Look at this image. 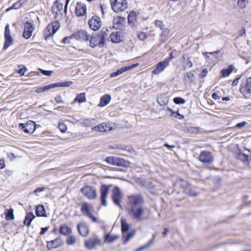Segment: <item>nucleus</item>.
Returning a JSON list of instances; mask_svg holds the SVG:
<instances>
[{"instance_id": "obj_31", "label": "nucleus", "mask_w": 251, "mask_h": 251, "mask_svg": "<svg viewBox=\"0 0 251 251\" xmlns=\"http://www.w3.org/2000/svg\"><path fill=\"white\" fill-rule=\"evenodd\" d=\"M73 83L72 81H68L65 82H59L55 83H52L53 88L55 87H69Z\"/></svg>"}, {"instance_id": "obj_47", "label": "nucleus", "mask_w": 251, "mask_h": 251, "mask_svg": "<svg viewBox=\"0 0 251 251\" xmlns=\"http://www.w3.org/2000/svg\"><path fill=\"white\" fill-rule=\"evenodd\" d=\"M58 127L60 131L63 133L65 132L67 130V126L64 123H59L58 124Z\"/></svg>"}, {"instance_id": "obj_8", "label": "nucleus", "mask_w": 251, "mask_h": 251, "mask_svg": "<svg viewBox=\"0 0 251 251\" xmlns=\"http://www.w3.org/2000/svg\"><path fill=\"white\" fill-rule=\"evenodd\" d=\"M128 198L131 207L141 206L144 201L143 198L140 195H131Z\"/></svg>"}, {"instance_id": "obj_37", "label": "nucleus", "mask_w": 251, "mask_h": 251, "mask_svg": "<svg viewBox=\"0 0 251 251\" xmlns=\"http://www.w3.org/2000/svg\"><path fill=\"white\" fill-rule=\"evenodd\" d=\"M127 162L123 158L116 157L115 160L114 165L118 166H126Z\"/></svg>"}, {"instance_id": "obj_58", "label": "nucleus", "mask_w": 251, "mask_h": 251, "mask_svg": "<svg viewBox=\"0 0 251 251\" xmlns=\"http://www.w3.org/2000/svg\"><path fill=\"white\" fill-rule=\"evenodd\" d=\"M55 100L56 102H57L58 103H63V101L62 99V98L60 96H57L55 98Z\"/></svg>"}, {"instance_id": "obj_6", "label": "nucleus", "mask_w": 251, "mask_h": 251, "mask_svg": "<svg viewBox=\"0 0 251 251\" xmlns=\"http://www.w3.org/2000/svg\"><path fill=\"white\" fill-rule=\"evenodd\" d=\"M240 91L246 99L250 97L251 94V76L247 78L246 81L241 84Z\"/></svg>"}, {"instance_id": "obj_49", "label": "nucleus", "mask_w": 251, "mask_h": 251, "mask_svg": "<svg viewBox=\"0 0 251 251\" xmlns=\"http://www.w3.org/2000/svg\"><path fill=\"white\" fill-rule=\"evenodd\" d=\"M248 1H244L243 0H238L237 4L238 6L240 8H244L246 7V5Z\"/></svg>"}, {"instance_id": "obj_59", "label": "nucleus", "mask_w": 251, "mask_h": 251, "mask_svg": "<svg viewBox=\"0 0 251 251\" xmlns=\"http://www.w3.org/2000/svg\"><path fill=\"white\" fill-rule=\"evenodd\" d=\"M72 39V37H66L63 39V42L65 44L70 43L71 42L70 40Z\"/></svg>"}, {"instance_id": "obj_20", "label": "nucleus", "mask_w": 251, "mask_h": 251, "mask_svg": "<svg viewBox=\"0 0 251 251\" xmlns=\"http://www.w3.org/2000/svg\"><path fill=\"white\" fill-rule=\"evenodd\" d=\"M81 193L89 199H94L96 198L95 189H80Z\"/></svg>"}, {"instance_id": "obj_38", "label": "nucleus", "mask_w": 251, "mask_h": 251, "mask_svg": "<svg viewBox=\"0 0 251 251\" xmlns=\"http://www.w3.org/2000/svg\"><path fill=\"white\" fill-rule=\"evenodd\" d=\"M81 124L85 126H92L95 124L94 119H86L81 122Z\"/></svg>"}, {"instance_id": "obj_19", "label": "nucleus", "mask_w": 251, "mask_h": 251, "mask_svg": "<svg viewBox=\"0 0 251 251\" xmlns=\"http://www.w3.org/2000/svg\"><path fill=\"white\" fill-rule=\"evenodd\" d=\"M62 242L60 238H56L54 240L48 241L47 246L49 250L55 249L61 246Z\"/></svg>"}, {"instance_id": "obj_64", "label": "nucleus", "mask_w": 251, "mask_h": 251, "mask_svg": "<svg viewBox=\"0 0 251 251\" xmlns=\"http://www.w3.org/2000/svg\"><path fill=\"white\" fill-rule=\"evenodd\" d=\"M8 157L11 158V159H14L16 158V156L14 155L13 153H9L8 154Z\"/></svg>"}, {"instance_id": "obj_43", "label": "nucleus", "mask_w": 251, "mask_h": 251, "mask_svg": "<svg viewBox=\"0 0 251 251\" xmlns=\"http://www.w3.org/2000/svg\"><path fill=\"white\" fill-rule=\"evenodd\" d=\"M129 227L127 223L126 222V220L122 218L121 219V230L123 233L126 232L128 230Z\"/></svg>"}, {"instance_id": "obj_17", "label": "nucleus", "mask_w": 251, "mask_h": 251, "mask_svg": "<svg viewBox=\"0 0 251 251\" xmlns=\"http://www.w3.org/2000/svg\"><path fill=\"white\" fill-rule=\"evenodd\" d=\"M90 35L88 34L84 30H80L76 32L74 34V37L77 40L82 41H87L90 38Z\"/></svg>"}, {"instance_id": "obj_4", "label": "nucleus", "mask_w": 251, "mask_h": 251, "mask_svg": "<svg viewBox=\"0 0 251 251\" xmlns=\"http://www.w3.org/2000/svg\"><path fill=\"white\" fill-rule=\"evenodd\" d=\"M129 215L134 219L140 221L144 209L142 206L131 207L127 210Z\"/></svg>"}, {"instance_id": "obj_10", "label": "nucleus", "mask_w": 251, "mask_h": 251, "mask_svg": "<svg viewBox=\"0 0 251 251\" xmlns=\"http://www.w3.org/2000/svg\"><path fill=\"white\" fill-rule=\"evenodd\" d=\"M92 206L88 203L84 202L81 204V211L83 215L88 217L93 222H97V218L94 217L91 213V209Z\"/></svg>"}, {"instance_id": "obj_55", "label": "nucleus", "mask_w": 251, "mask_h": 251, "mask_svg": "<svg viewBox=\"0 0 251 251\" xmlns=\"http://www.w3.org/2000/svg\"><path fill=\"white\" fill-rule=\"evenodd\" d=\"M27 71V69L26 67H24L19 70L18 73L20 74L21 75H24L25 72Z\"/></svg>"}, {"instance_id": "obj_16", "label": "nucleus", "mask_w": 251, "mask_h": 251, "mask_svg": "<svg viewBox=\"0 0 251 251\" xmlns=\"http://www.w3.org/2000/svg\"><path fill=\"white\" fill-rule=\"evenodd\" d=\"M75 12L77 16H84L86 12V5L81 2H77L75 7Z\"/></svg>"}, {"instance_id": "obj_45", "label": "nucleus", "mask_w": 251, "mask_h": 251, "mask_svg": "<svg viewBox=\"0 0 251 251\" xmlns=\"http://www.w3.org/2000/svg\"><path fill=\"white\" fill-rule=\"evenodd\" d=\"M22 7V4H20L18 1L14 3L12 6L10 7L7 8L6 9V12H8L11 9H18Z\"/></svg>"}, {"instance_id": "obj_11", "label": "nucleus", "mask_w": 251, "mask_h": 251, "mask_svg": "<svg viewBox=\"0 0 251 251\" xmlns=\"http://www.w3.org/2000/svg\"><path fill=\"white\" fill-rule=\"evenodd\" d=\"M199 160L204 164H210L213 162L214 157L210 152L202 151L199 156Z\"/></svg>"}, {"instance_id": "obj_3", "label": "nucleus", "mask_w": 251, "mask_h": 251, "mask_svg": "<svg viewBox=\"0 0 251 251\" xmlns=\"http://www.w3.org/2000/svg\"><path fill=\"white\" fill-rule=\"evenodd\" d=\"M112 10L115 12L125 11L127 8L126 0H110Z\"/></svg>"}, {"instance_id": "obj_44", "label": "nucleus", "mask_w": 251, "mask_h": 251, "mask_svg": "<svg viewBox=\"0 0 251 251\" xmlns=\"http://www.w3.org/2000/svg\"><path fill=\"white\" fill-rule=\"evenodd\" d=\"M119 238V236L115 235L106 234L105 235V240L108 243H112Z\"/></svg>"}, {"instance_id": "obj_39", "label": "nucleus", "mask_w": 251, "mask_h": 251, "mask_svg": "<svg viewBox=\"0 0 251 251\" xmlns=\"http://www.w3.org/2000/svg\"><path fill=\"white\" fill-rule=\"evenodd\" d=\"M134 234L135 232L133 231H130L126 233V235L123 233V244H126L130 239L134 236Z\"/></svg>"}, {"instance_id": "obj_40", "label": "nucleus", "mask_w": 251, "mask_h": 251, "mask_svg": "<svg viewBox=\"0 0 251 251\" xmlns=\"http://www.w3.org/2000/svg\"><path fill=\"white\" fill-rule=\"evenodd\" d=\"M154 238L155 236L153 235L152 238L151 239L147 244L139 248L138 249H137L135 251H142L144 249H148L153 244Z\"/></svg>"}, {"instance_id": "obj_46", "label": "nucleus", "mask_w": 251, "mask_h": 251, "mask_svg": "<svg viewBox=\"0 0 251 251\" xmlns=\"http://www.w3.org/2000/svg\"><path fill=\"white\" fill-rule=\"evenodd\" d=\"M136 13L134 12H131L128 16V21L130 23H133L135 19Z\"/></svg>"}, {"instance_id": "obj_42", "label": "nucleus", "mask_w": 251, "mask_h": 251, "mask_svg": "<svg viewBox=\"0 0 251 251\" xmlns=\"http://www.w3.org/2000/svg\"><path fill=\"white\" fill-rule=\"evenodd\" d=\"M86 97L85 93H80L78 94L74 100V102L78 101L79 103H82L86 101Z\"/></svg>"}, {"instance_id": "obj_36", "label": "nucleus", "mask_w": 251, "mask_h": 251, "mask_svg": "<svg viewBox=\"0 0 251 251\" xmlns=\"http://www.w3.org/2000/svg\"><path fill=\"white\" fill-rule=\"evenodd\" d=\"M66 242L68 245H74L77 242L76 237L73 235L68 236Z\"/></svg>"}, {"instance_id": "obj_57", "label": "nucleus", "mask_w": 251, "mask_h": 251, "mask_svg": "<svg viewBox=\"0 0 251 251\" xmlns=\"http://www.w3.org/2000/svg\"><path fill=\"white\" fill-rule=\"evenodd\" d=\"M218 52H219L218 51H214V52H205V56H206L207 59H208L209 57V56H208V55L207 56L206 55L207 54H211V55H213L214 56L215 58H216V54H217Z\"/></svg>"}, {"instance_id": "obj_14", "label": "nucleus", "mask_w": 251, "mask_h": 251, "mask_svg": "<svg viewBox=\"0 0 251 251\" xmlns=\"http://www.w3.org/2000/svg\"><path fill=\"white\" fill-rule=\"evenodd\" d=\"M100 241L98 236L94 235L85 242V246L89 250H92L97 245H100Z\"/></svg>"}, {"instance_id": "obj_1", "label": "nucleus", "mask_w": 251, "mask_h": 251, "mask_svg": "<svg viewBox=\"0 0 251 251\" xmlns=\"http://www.w3.org/2000/svg\"><path fill=\"white\" fill-rule=\"evenodd\" d=\"M105 32L101 31L99 34L92 35L90 39V46L92 48H94L97 46L102 47L104 45V38L106 36Z\"/></svg>"}, {"instance_id": "obj_26", "label": "nucleus", "mask_w": 251, "mask_h": 251, "mask_svg": "<svg viewBox=\"0 0 251 251\" xmlns=\"http://www.w3.org/2000/svg\"><path fill=\"white\" fill-rule=\"evenodd\" d=\"M35 213L38 217H47L46 211L43 205L37 206Z\"/></svg>"}, {"instance_id": "obj_13", "label": "nucleus", "mask_w": 251, "mask_h": 251, "mask_svg": "<svg viewBox=\"0 0 251 251\" xmlns=\"http://www.w3.org/2000/svg\"><path fill=\"white\" fill-rule=\"evenodd\" d=\"M34 30L35 25L34 24L28 22H26L25 24L24 30L23 33V37L26 39H29L32 36Z\"/></svg>"}, {"instance_id": "obj_5", "label": "nucleus", "mask_w": 251, "mask_h": 251, "mask_svg": "<svg viewBox=\"0 0 251 251\" xmlns=\"http://www.w3.org/2000/svg\"><path fill=\"white\" fill-rule=\"evenodd\" d=\"M173 58V57H168L165 60L161 61L158 63L155 69L152 71V74L155 75H158L163 71L168 66L170 61Z\"/></svg>"}, {"instance_id": "obj_32", "label": "nucleus", "mask_w": 251, "mask_h": 251, "mask_svg": "<svg viewBox=\"0 0 251 251\" xmlns=\"http://www.w3.org/2000/svg\"><path fill=\"white\" fill-rule=\"evenodd\" d=\"M101 203L102 205L106 206L107 204L106 197L109 189H101Z\"/></svg>"}, {"instance_id": "obj_7", "label": "nucleus", "mask_w": 251, "mask_h": 251, "mask_svg": "<svg viewBox=\"0 0 251 251\" xmlns=\"http://www.w3.org/2000/svg\"><path fill=\"white\" fill-rule=\"evenodd\" d=\"M4 39L5 43L3 46V49L6 50L8 47L11 46L14 42V39L11 35L10 25L9 24H7L5 27Z\"/></svg>"}, {"instance_id": "obj_27", "label": "nucleus", "mask_w": 251, "mask_h": 251, "mask_svg": "<svg viewBox=\"0 0 251 251\" xmlns=\"http://www.w3.org/2000/svg\"><path fill=\"white\" fill-rule=\"evenodd\" d=\"M111 100V97L110 95H105L100 98V102L99 106L100 107H103L107 105Z\"/></svg>"}, {"instance_id": "obj_56", "label": "nucleus", "mask_w": 251, "mask_h": 251, "mask_svg": "<svg viewBox=\"0 0 251 251\" xmlns=\"http://www.w3.org/2000/svg\"><path fill=\"white\" fill-rule=\"evenodd\" d=\"M246 122H242L241 123H239L237 124L235 127H238L239 128H242L243 127L245 126L246 125Z\"/></svg>"}, {"instance_id": "obj_24", "label": "nucleus", "mask_w": 251, "mask_h": 251, "mask_svg": "<svg viewBox=\"0 0 251 251\" xmlns=\"http://www.w3.org/2000/svg\"><path fill=\"white\" fill-rule=\"evenodd\" d=\"M234 69V66L233 65H230L228 68L222 70L221 71V77H225L229 76Z\"/></svg>"}, {"instance_id": "obj_60", "label": "nucleus", "mask_w": 251, "mask_h": 251, "mask_svg": "<svg viewBox=\"0 0 251 251\" xmlns=\"http://www.w3.org/2000/svg\"><path fill=\"white\" fill-rule=\"evenodd\" d=\"M48 229H49L48 227L41 228L40 234L41 235L44 234L46 231H48Z\"/></svg>"}, {"instance_id": "obj_23", "label": "nucleus", "mask_w": 251, "mask_h": 251, "mask_svg": "<svg viewBox=\"0 0 251 251\" xmlns=\"http://www.w3.org/2000/svg\"><path fill=\"white\" fill-rule=\"evenodd\" d=\"M124 18L121 17L114 18L113 19V27L116 29H121L123 27Z\"/></svg>"}, {"instance_id": "obj_34", "label": "nucleus", "mask_w": 251, "mask_h": 251, "mask_svg": "<svg viewBox=\"0 0 251 251\" xmlns=\"http://www.w3.org/2000/svg\"><path fill=\"white\" fill-rule=\"evenodd\" d=\"M175 186L176 187H181V188H186L188 186V183L183 179H178L176 182Z\"/></svg>"}, {"instance_id": "obj_53", "label": "nucleus", "mask_w": 251, "mask_h": 251, "mask_svg": "<svg viewBox=\"0 0 251 251\" xmlns=\"http://www.w3.org/2000/svg\"><path fill=\"white\" fill-rule=\"evenodd\" d=\"M155 25L156 26L159 27V28H160L161 29H163L164 24H163V22L162 21L156 20L155 21Z\"/></svg>"}, {"instance_id": "obj_29", "label": "nucleus", "mask_w": 251, "mask_h": 251, "mask_svg": "<svg viewBox=\"0 0 251 251\" xmlns=\"http://www.w3.org/2000/svg\"><path fill=\"white\" fill-rule=\"evenodd\" d=\"M35 216L32 212H28L25 217V219L24 221V224L29 226L30 225L31 222L35 218Z\"/></svg>"}, {"instance_id": "obj_35", "label": "nucleus", "mask_w": 251, "mask_h": 251, "mask_svg": "<svg viewBox=\"0 0 251 251\" xmlns=\"http://www.w3.org/2000/svg\"><path fill=\"white\" fill-rule=\"evenodd\" d=\"M237 158L243 162H246L249 165L250 164L249 157L248 155L240 152L237 154Z\"/></svg>"}, {"instance_id": "obj_62", "label": "nucleus", "mask_w": 251, "mask_h": 251, "mask_svg": "<svg viewBox=\"0 0 251 251\" xmlns=\"http://www.w3.org/2000/svg\"><path fill=\"white\" fill-rule=\"evenodd\" d=\"M5 166L4 160L0 159V169H3Z\"/></svg>"}, {"instance_id": "obj_54", "label": "nucleus", "mask_w": 251, "mask_h": 251, "mask_svg": "<svg viewBox=\"0 0 251 251\" xmlns=\"http://www.w3.org/2000/svg\"><path fill=\"white\" fill-rule=\"evenodd\" d=\"M162 30L161 36H167L170 32V30L168 28H163V29H161Z\"/></svg>"}, {"instance_id": "obj_30", "label": "nucleus", "mask_w": 251, "mask_h": 251, "mask_svg": "<svg viewBox=\"0 0 251 251\" xmlns=\"http://www.w3.org/2000/svg\"><path fill=\"white\" fill-rule=\"evenodd\" d=\"M139 65V63H135L129 66H126L118 69L117 71V74L118 75L122 74L123 73L126 72L131 69L137 67Z\"/></svg>"}, {"instance_id": "obj_33", "label": "nucleus", "mask_w": 251, "mask_h": 251, "mask_svg": "<svg viewBox=\"0 0 251 251\" xmlns=\"http://www.w3.org/2000/svg\"><path fill=\"white\" fill-rule=\"evenodd\" d=\"M5 219L7 220H11L14 219V210L13 208L6 209L5 211Z\"/></svg>"}, {"instance_id": "obj_12", "label": "nucleus", "mask_w": 251, "mask_h": 251, "mask_svg": "<svg viewBox=\"0 0 251 251\" xmlns=\"http://www.w3.org/2000/svg\"><path fill=\"white\" fill-rule=\"evenodd\" d=\"M90 28L93 30L96 31L101 27V23L100 18L98 16H94L88 22Z\"/></svg>"}, {"instance_id": "obj_2", "label": "nucleus", "mask_w": 251, "mask_h": 251, "mask_svg": "<svg viewBox=\"0 0 251 251\" xmlns=\"http://www.w3.org/2000/svg\"><path fill=\"white\" fill-rule=\"evenodd\" d=\"M60 24L54 21L49 24L44 31L45 39L52 37L60 28Z\"/></svg>"}, {"instance_id": "obj_15", "label": "nucleus", "mask_w": 251, "mask_h": 251, "mask_svg": "<svg viewBox=\"0 0 251 251\" xmlns=\"http://www.w3.org/2000/svg\"><path fill=\"white\" fill-rule=\"evenodd\" d=\"M92 129L94 131H98L100 132H106L111 130L112 128L110 126L109 124L102 123L97 126L93 127Z\"/></svg>"}, {"instance_id": "obj_21", "label": "nucleus", "mask_w": 251, "mask_h": 251, "mask_svg": "<svg viewBox=\"0 0 251 251\" xmlns=\"http://www.w3.org/2000/svg\"><path fill=\"white\" fill-rule=\"evenodd\" d=\"M63 8V4L58 1L54 2V5L52 7V12L55 14V16H57L62 11Z\"/></svg>"}, {"instance_id": "obj_25", "label": "nucleus", "mask_w": 251, "mask_h": 251, "mask_svg": "<svg viewBox=\"0 0 251 251\" xmlns=\"http://www.w3.org/2000/svg\"><path fill=\"white\" fill-rule=\"evenodd\" d=\"M72 231L71 228L66 225L61 226L59 228L60 233L64 236H69L72 233Z\"/></svg>"}, {"instance_id": "obj_41", "label": "nucleus", "mask_w": 251, "mask_h": 251, "mask_svg": "<svg viewBox=\"0 0 251 251\" xmlns=\"http://www.w3.org/2000/svg\"><path fill=\"white\" fill-rule=\"evenodd\" d=\"M52 88H53V86L52 84H50L42 87H38L36 88L35 91L37 93H41Z\"/></svg>"}, {"instance_id": "obj_9", "label": "nucleus", "mask_w": 251, "mask_h": 251, "mask_svg": "<svg viewBox=\"0 0 251 251\" xmlns=\"http://www.w3.org/2000/svg\"><path fill=\"white\" fill-rule=\"evenodd\" d=\"M19 127L25 132L32 134L36 129V124L32 121H29L25 124H20Z\"/></svg>"}, {"instance_id": "obj_28", "label": "nucleus", "mask_w": 251, "mask_h": 251, "mask_svg": "<svg viewBox=\"0 0 251 251\" xmlns=\"http://www.w3.org/2000/svg\"><path fill=\"white\" fill-rule=\"evenodd\" d=\"M109 38L111 42L115 43H118L121 41V36L118 32L112 33Z\"/></svg>"}, {"instance_id": "obj_22", "label": "nucleus", "mask_w": 251, "mask_h": 251, "mask_svg": "<svg viewBox=\"0 0 251 251\" xmlns=\"http://www.w3.org/2000/svg\"><path fill=\"white\" fill-rule=\"evenodd\" d=\"M77 230L79 233L83 237H85L88 234L89 229L85 224H78L77 225Z\"/></svg>"}, {"instance_id": "obj_51", "label": "nucleus", "mask_w": 251, "mask_h": 251, "mask_svg": "<svg viewBox=\"0 0 251 251\" xmlns=\"http://www.w3.org/2000/svg\"><path fill=\"white\" fill-rule=\"evenodd\" d=\"M138 38L139 40L144 41L147 38V35L143 32H141L138 34Z\"/></svg>"}, {"instance_id": "obj_63", "label": "nucleus", "mask_w": 251, "mask_h": 251, "mask_svg": "<svg viewBox=\"0 0 251 251\" xmlns=\"http://www.w3.org/2000/svg\"><path fill=\"white\" fill-rule=\"evenodd\" d=\"M212 97L213 99L216 100L220 99V97L216 93H214L212 94Z\"/></svg>"}, {"instance_id": "obj_50", "label": "nucleus", "mask_w": 251, "mask_h": 251, "mask_svg": "<svg viewBox=\"0 0 251 251\" xmlns=\"http://www.w3.org/2000/svg\"><path fill=\"white\" fill-rule=\"evenodd\" d=\"M174 101L176 104H183L185 103V100L180 97H176L174 98Z\"/></svg>"}, {"instance_id": "obj_52", "label": "nucleus", "mask_w": 251, "mask_h": 251, "mask_svg": "<svg viewBox=\"0 0 251 251\" xmlns=\"http://www.w3.org/2000/svg\"><path fill=\"white\" fill-rule=\"evenodd\" d=\"M39 70L45 75L50 76L52 75V72L51 71H46L41 69H39Z\"/></svg>"}, {"instance_id": "obj_48", "label": "nucleus", "mask_w": 251, "mask_h": 251, "mask_svg": "<svg viewBox=\"0 0 251 251\" xmlns=\"http://www.w3.org/2000/svg\"><path fill=\"white\" fill-rule=\"evenodd\" d=\"M116 156H109L106 158L105 161L109 164L114 165Z\"/></svg>"}, {"instance_id": "obj_61", "label": "nucleus", "mask_w": 251, "mask_h": 251, "mask_svg": "<svg viewBox=\"0 0 251 251\" xmlns=\"http://www.w3.org/2000/svg\"><path fill=\"white\" fill-rule=\"evenodd\" d=\"M207 74V69H204L202 70V73H201V77H205L206 75Z\"/></svg>"}, {"instance_id": "obj_18", "label": "nucleus", "mask_w": 251, "mask_h": 251, "mask_svg": "<svg viewBox=\"0 0 251 251\" xmlns=\"http://www.w3.org/2000/svg\"><path fill=\"white\" fill-rule=\"evenodd\" d=\"M112 199L114 203L120 206V201L122 198V194L120 189H113Z\"/></svg>"}]
</instances>
